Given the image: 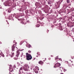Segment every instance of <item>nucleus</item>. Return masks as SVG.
I'll return each mask as SVG.
<instances>
[{"label": "nucleus", "mask_w": 74, "mask_h": 74, "mask_svg": "<svg viewBox=\"0 0 74 74\" xmlns=\"http://www.w3.org/2000/svg\"><path fill=\"white\" fill-rule=\"evenodd\" d=\"M3 5H4L5 6H11L12 3L10 2V1H7L3 3Z\"/></svg>", "instance_id": "obj_1"}, {"label": "nucleus", "mask_w": 74, "mask_h": 74, "mask_svg": "<svg viewBox=\"0 0 74 74\" xmlns=\"http://www.w3.org/2000/svg\"><path fill=\"white\" fill-rule=\"evenodd\" d=\"M29 68V66L28 64H25L23 66V69L25 71H28Z\"/></svg>", "instance_id": "obj_2"}, {"label": "nucleus", "mask_w": 74, "mask_h": 74, "mask_svg": "<svg viewBox=\"0 0 74 74\" xmlns=\"http://www.w3.org/2000/svg\"><path fill=\"white\" fill-rule=\"evenodd\" d=\"M26 57L27 60H31V59H32V57L31 54H28L27 53H26Z\"/></svg>", "instance_id": "obj_3"}, {"label": "nucleus", "mask_w": 74, "mask_h": 74, "mask_svg": "<svg viewBox=\"0 0 74 74\" xmlns=\"http://www.w3.org/2000/svg\"><path fill=\"white\" fill-rule=\"evenodd\" d=\"M13 43H15V44H14L13 45L12 47V51H15V47H16V44H17L16 42H15V41H13Z\"/></svg>", "instance_id": "obj_4"}, {"label": "nucleus", "mask_w": 74, "mask_h": 74, "mask_svg": "<svg viewBox=\"0 0 74 74\" xmlns=\"http://www.w3.org/2000/svg\"><path fill=\"white\" fill-rule=\"evenodd\" d=\"M35 5L36 6H37L36 7H38V8H41L42 7L41 4L38 2H36L35 4Z\"/></svg>", "instance_id": "obj_5"}, {"label": "nucleus", "mask_w": 74, "mask_h": 74, "mask_svg": "<svg viewBox=\"0 0 74 74\" xmlns=\"http://www.w3.org/2000/svg\"><path fill=\"white\" fill-rule=\"evenodd\" d=\"M63 1L62 0H60L58 1L57 2V8H59L60 7V5L61 4V3Z\"/></svg>", "instance_id": "obj_6"}, {"label": "nucleus", "mask_w": 74, "mask_h": 74, "mask_svg": "<svg viewBox=\"0 0 74 74\" xmlns=\"http://www.w3.org/2000/svg\"><path fill=\"white\" fill-rule=\"evenodd\" d=\"M23 50V49H22V50H18L16 51V56L17 57H18V56H19V54H20L19 51H22Z\"/></svg>", "instance_id": "obj_7"}, {"label": "nucleus", "mask_w": 74, "mask_h": 74, "mask_svg": "<svg viewBox=\"0 0 74 74\" xmlns=\"http://www.w3.org/2000/svg\"><path fill=\"white\" fill-rule=\"evenodd\" d=\"M60 63H57L55 64V66H54V67L56 68V67H59L60 66Z\"/></svg>", "instance_id": "obj_8"}, {"label": "nucleus", "mask_w": 74, "mask_h": 74, "mask_svg": "<svg viewBox=\"0 0 74 74\" xmlns=\"http://www.w3.org/2000/svg\"><path fill=\"white\" fill-rule=\"evenodd\" d=\"M11 67H12V65H10L9 66V71L10 72H12V71H14V70L13 69L11 68Z\"/></svg>", "instance_id": "obj_9"}, {"label": "nucleus", "mask_w": 74, "mask_h": 74, "mask_svg": "<svg viewBox=\"0 0 74 74\" xmlns=\"http://www.w3.org/2000/svg\"><path fill=\"white\" fill-rule=\"evenodd\" d=\"M28 48H30L32 47V46H31V45L29 44H28L26 46Z\"/></svg>", "instance_id": "obj_10"}, {"label": "nucleus", "mask_w": 74, "mask_h": 74, "mask_svg": "<svg viewBox=\"0 0 74 74\" xmlns=\"http://www.w3.org/2000/svg\"><path fill=\"white\" fill-rule=\"evenodd\" d=\"M8 12L9 13H10L11 11V8H9L8 9Z\"/></svg>", "instance_id": "obj_11"}, {"label": "nucleus", "mask_w": 74, "mask_h": 74, "mask_svg": "<svg viewBox=\"0 0 74 74\" xmlns=\"http://www.w3.org/2000/svg\"><path fill=\"white\" fill-rule=\"evenodd\" d=\"M22 70V67H21L20 69V70H19V74H21V71Z\"/></svg>", "instance_id": "obj_12"}, {"label": "nucleus", "mask_w": 74, "mask_h": 74, "mask_svg": "<svg viewBox=\"0 0 74 74\" xmlns=\"http://www.w3.org/2000/svg\"><path fill=\"white\" fill-rule=\"evenodd\" d=\"M39 64H43V62H42V61H40L39 62Z\"/></svg>", "instance_id": "obj_13"}, {"label": "nucleus", "mask_w": 74, "mask_h": 74, "mask_svg": "<svg viewBox=\"0 0 74 74\" xmlns=\"http://www.w3.org/2000/svg\"><path fill=\"white\" fill-rule=\"evenodd\" d=\"M1 52L0 53V55L2 56H3V57H4V54H3V53H2V52H1V51H0Z\"/></svg>", "instance_id": "obj_14"}, {"label": "nucleus", "mask_w": 74, "mask_h": 74, "mask_svg": "<svg viewBox=\"0 0 74 74\" xmlns=\"http://www.w3.org/2000/svg\"><path fill=\"white\" fill-rule=\"evenodd\" d=\"M41 2L44 4H45V0H42Z\"/></svg>", "instance_id": "obj_15"}, {"label": "nucleus", "mask_w": 74, "mask_h": 74, "mask_svg": "<svg viewBox=\"0 0 74 74\" xmlns=\"http://www.w3.org/2000/svg\"><path fill=\"white\" fill-rule=\"evenodd\" d=\"M56 20L55 19H54L53 20V23H56Z\"/></svg>", "instance_id": "obj_16"}, {"label": "nucleus", "mask_w": 74, "mask_h": 74, "mask_svg": "<svg viewBox=\"0 0 74 74\" xmlns=\"http://www.w3.org/2000/svg\"><path fill=\"white\" fill-rule=\"evenodd\" d=\"M48 4H52V2L51 1H49L48 2Z\"/></svg>", "instance_id": "obj_17"}, {"label": "nucleus", "mask_w": 74, "mask_h": 74, "mask_svg": "<svg viewBox=\"0 0 74 74\" xmlns=\"http://www.w3.org/2000/svg\"><path fill=\"white\" fill-rule=\"evenodd\" d=\"M14 53H12V54L11 55V58H12V57H13V56H14Z\"/></svg>", "instance_id": "obj_18"}, {"label": "nucleus", "mask_w": 74, "mask_h": 74, "mask_svg": "<svg viewBox=\"0 0 74 74\" xmlns=\"http://www.w3.org/2000/svg\"><path fill=\"white\" fill-rule=\"evenodd\" d=\"M40 26V24H37L36 25V27H39Z\"/></svg>", "instance_id": "obj_19"}, {"label": "nucleus", "mask_w": 74, "mask_h": 74, "mask_svg": "<svg viewBox=\"0 0 74 74\" xmlns=\"http://www.w3.org/2000/svg\"><path fill=\"white\" fill-rule=\"evenodd\" d=\"M40 18L41 20H42V19L44 18V16H41Z\"/></svg>", "instance_id": "obj_20"}, {"label": "nucleus", "mask_w": 74, "mask_h": 74, "mask_svg": "<svg viewBox=\"0 0 74 74\" xmlns=\"http://www.w3.org/2000/svg\"><path fill=\"white\" fill-rule=\"evenodd\" d=\"M9 17L10 18H13L14 17V16L12 14L11 16H10Z\"/></svg>", "instance_id": "obj_21"}, {"label": "nucleus", "mask_w": 74, "mask_h": 74, "mask_svg": "<svg viewBox=\"0 0 74 74\" xmlns=\"http://www.w3.org/2000/svg\"><path fill=\"white\" fill-rule=\"evenodd\" d=\"M18 18H19V16H15V18H16V19H18Z\"/></svg>", "instance_id": "obj_22"}, {"label": "nucleus", "mask_w": 74, "mask_h": 74, "mask_svg": "<svg viewBox=\"0 0 74 74\" xmlns=\"http://www.w3.org/2000/svg\"><path fill=\"white\" fill-rule=\"evenodd\" d=\"M14 60H18V58H16L15 57V58H14Z\"/></svg>", "instance_id": "obj_23"}, {"label": "nucleus", "mask_w": 74, "mask_h": 74, "mask_svg": "<svg viewBox=\"0 0 74 74\" xmlns=\"http://www.w3.org/2000/svg\"><path fill=\"white\" fill-rule=\"evenodd\" d=\"M67 3H70V0H67L66 1Z\"/></svg>", "instance_id": "obj_24"}, {"label": "nucleus", "mask_w": 74, "mask_h": 74, "mask_svg": "<svg viewBox=\"0 0 74 74\" xmlns=\"http://www.w3.org/2000/svg\"><path fill=\"white\" fill-rule=\"evenodd\" d=\"M23 42V41H21V44H20V45H22V44H23V42Z\"/></svg>", "instance_id": "obj_25"}, {"label": "nucleus", "mask_w": 74, "mask_h": 74, "mask_svg": "<svg viewBox=\"0 0 74 74\" xmlns=\"http://www.w3.org/2000/svg\"><path fill=\"white\" fill-rule=\"evenodd\" d=\"M21 23H22V24H23V25H25V24H26V23H23V22H21Z\"/></svg>", "instance_id": "obj_26"}, {"label": "nucleus", "mask_w": 74, "mask_h": 74, "mask_svg": "<svg viewBox=\"0 0 74 74\" xmlns=\"http://www.w3.org/2000/svg\"><path fill=\"white\" fill-rule=\"evenodd\" d=\"M58 56H58L56 57L55 58V59L56 60V59H59V58H58Z\"/></svg>", "instance_id": "obj_27"}, {"label": "nucleus", "mask_w": 74, "mask_h": 74, "mask_svg": "<svg viewBox=\"0 0 74 74\" xmlns=\"http://www.w3.org/2000/svg\"><path fill=\"white\" fill-rule=\"evenodd\" d=\"M35 73H36L37 74V73H38V71H35Z\"/></svg>", "instance_id": "obj_28"}, {"label": "nucleus", "mask_w": 74, "mask_h": 74, "mask_svg": "<svg viewBox=\"0 0 74 74\" xmlns=\"http://www.w3.org/2000/svg\"><path fill=\"white\" fill-rule=\"evenodd\" d=\"M63 71H64V72H65L66 71H67V70H66V69H63Z\"/></svg>", "instance_id": "obj_29"}, {"label": "nucleus", "mask_w": 74, "mask_h": 74, "mask_svg": "<svg viewBox=\"0 0 74 74\" xmlns=\"http://www.w3.org/2000/svg\"><path fill=\"white\" fill-rule=\"evenodd\" d=\"M13 68H15L16 67V66H15V65H14L13 66Z\"/></svg>", "instance_id": "obj_30"}, {"label": "nucleus", "mask_w": 74, "mask_h": 74, "mask_svg": "<svg viewBox=\"0 0 74 74\" xmlns=\"http://www.w3.org/2000/svg\"><path fill=\"white\" fill-rule=\"evenodd\" d=\"M19 11H20V12H21V11H22V10H21V9H20L19 10Z\"/></svg>", "instance_id": "obj_31"}, {"label": "nucleus", "mask_w": 74, "mask_h": 74, "mask_svg": "<svg viewBox=\"0 0 74 74\" xmlns=\"http://www.w3.org/2000/svg\"><path fill=\"white\" fill-rule=\"evenodd\" d=\"M38 2L40 1V2H41L42 0H37Z\"/></svg>", "instance_id": "obj_32"}, {"label": "nucleus", "mask_w": 74, "mask_h": 74, "mask_svg": "<svg viewBox=\"0 0 74 74\" xmlns=\"http://www.w3.org/2000/svg\"><path fill=\"white\" fill-rule=\"evenodd\" d=\"M23 53L22 52V54L21 55V57H22V56H23Z\"/></svg>", "instance_id": "obj_33"}, {"label": "nucleus", "mask_w": 74, "mask_h": 74, "mask_svg": "<svg viewBox=\"0 0 74 74\" xmlns=\"http://www.w3.org/2000/svg\"><path fill=\"white\" fill-rule=\"evenodd\" d=\"M39 53H40L39 52H38L37 54L38 55H39Z\"/></svg>", "instance_id": "obj_34"}, {"label": "nucleus", "mask_w": 74, "mask_h": 74, "mask_svg": "<svg viewBox=\"0 0 74 74\" xmlns=\"http://www.w3.org/2000/svg\"><path fill=\"white\" fill-rule=\"evenodd\" d=\"M59 60H60L61 61H62V59L61 58H59Z\"/></svg>", "instance_id": "obj_35"}, {"label": "nucleus", "mask_w": 74, "mask_h": 74, "mask_svg": "<svg viewBox=\"0 0 74 74\" xmlns=\"http://www.w3.org/2000/svg\"><path fill=\"white\" fill-rule=\"evenodd\" d=\"M29 53H31V51H28Z\"/></svg>", "instance_id": "obj_36"}, {"label": "nucleus", "mask_w": 74, "mask_h": 74, "mask_svg": "<svg viewBox=\"0 0 74 74\" xmlns=\"http://www.w3.org/2000/svg\"><path fill=\"white\" fill-rule=\"evenodd\" d=\"M52 10H50V13H52Z\"/></svg>", "instance_id": "obj_37"}, {"label": "nucleus", "mask_w": 74, "mask_h": 74, "mask_svg": "<svg viewBox=\"0 0 74 74\" xmlns=\"http://www.w3.org/2000/svg\"><path fill=\"white\" fill-rule=\"evenodd\" d=\"M54 26L53 25H51V27H53Z\"/></svg>", "instance_id": "obj_38"}, {"label": "nucleus", "mask_w": 74, "mask_h": 74, "mask_svg": "<svg viewBox=\"0 0 74 74\" xmlns=\"http://www.w3.org/2000/svg\"><path fill=\"white\" fill-rule=\"evenodd\" d=\"M66 10L67 11H69V9H67Z\"/></svg>", "instance_id": "obj_39"}, {"label": "nucleus", "mask_w": 74, "mask_h": 74, "mask_svg": "<svg viewBox=\"0 0 74 74\" xmlns=\"http://www.w3.org/2000/svg\"><path fill=\"white\" fill-rule=\"evenodd\" d=\"M66 63L67 64L68 63V61H66Z\"/></svg>", "instance_id": "obj_40"}, {"label": "nucleus", "mask_w": 74, "mask_h": 74, "mask_svg": "<svg viewBox=\"0 0 74 74\" xmlns=\"http://www.w3.org/2000/svg\"><path fill=\"white\" fill-rule=\"evenodd\" d=\"M29 21L28 20L27 21V22H29Z\"/></svg>", "instance_id": "obj_41"}, {"label": "nucleus", "mask_w": 74, "mask_h": 74, "mask_svg": "<svg viewBox=\"0 0 74 74\" xmlns=\"http://www.w3.org/2000/svg\"><path fill=\"white\" fill-rule=\"evenodd\" d=\"M59 22H62V21H60V20H59Z\"/></svg>", "instance_id": "obj_42"}, {"label": "nucleus", "mask_w": 74, "mask_h": 74, "mask_svg": "<svg viewBox=\"0 0 74 74\" xmlns=\"http://www.w3.org/2000/svg\"><path fill=\"white\" fill-rule=\"evenodd\" d=\"M49 32V30H47V33H48Z\"/></svg>", "instance_id": "obj_43"}, {"label": "nucleus", "mask_w": 74, "mask_h": 74, "mask_svg": "<svg viewBox=\"0 0 74 74\" xmlns=\"http://www.w3.org/2000/svg\"><path fill=\"white\" fill-rule=\"evenodd\" d=\"M59 19H60V20L62 19V18H61V19H60V18H59Z\"/></svg>", "instance_id": "obj_44"}, {"label": "nucleus", "mask_w": 74, "mask_h": 74, "mask_svg": "<svg viewBox=\"0 0 74 74\" xmlns=\"http://www.w3.org/2000/svg\"><path fill=\"white\" fill-rule=\"evenodd\" d=\"M32 69H32V68H31L30 70H32Z\"/></svg>", "instance_id": "obj_45"}, {"label": "nucleus", "mask_w": 74, "mask_h": 74, "mask_svg": "<svg viewBox=\"0 0 74 74\" xmlns=\"http://www.w3.org/2000/svg\"><path fill=\"white\" fill-rule=\"evenodd\" d=\"M69 5V6H70V5H71V4H70Z\"/></svg>", "instance_id": "obj_46"}, {"label": "nucleus", "mask_w": 74, "mask_h": 74, "mask_svg": "<svg viewBox=\"0 0 74 74\" xmlns=\"http://www.w3.org/2000/svg\"><path fill=\"white\" fill-rule=\"evenodd\" d=\"M21 64H23V62H22L21 63Z\"/></svg>", "instance_id": "obj_47"}, {"label": "nucleus", "mask_w": 74, "mask_h": 74, "mask_svg": "<svg viewBox=\"0 0 74 74\" xmlns=\"http://www.w3.org/2000/svg\"><path fill=\"white\" fill-rule=\"evenodd\" d=\"M2 44L1 42H0V44Z\"/></svg>", "instance_id": "obj_48"}, {"label": "nucleus", "mask_w": 74, "mask_h": 74, "mask_svg": "<svg viewBox=\"0 0 74 74\" xmlns=\"http://www.w3.org/2000/svg\"><path fill=\"white\" fill-rule=\"evenodd\" d=\"M4 1V0H1V1L3 2Z\"/></svg>", "instance_id": "obj_49"}, {"label": "nucleus", "mask_w": 74, "mask_h": 74, "mask_svg": "<svg viewBox=\"0 0 74 74\" xmlns=\"http://www.w3.org/2000/svg\"><path fill=\"white\" fill-rule=\"evenodd\" d=\"M51 57H53V56L51 55Z\"/></svg>", "instance_id": "obj_50"}, {"label": "nucleus", "mask_w": 74, "mask_h": 74, "mask_svg": "<svg viewBox=\"0 0 74 74\" xmlns=\"http://www.w3.org/2000/svg\"><path fill=\"white\" fill-rule=\"evenodd\" d=\"M28 74H32V73H29Z\"/></svg>", "instance_id": "obj_51"}, {"label": "nucleus", "mask_w": 74, "mask_h": 74, "mask_svg": "<svg viewBox=\"0 0 74 74\" xmlns=\"http://www.w3.org/2000/svg\"><path fill=\"white\" fill-rule=\"evenodd\" d=\"M45 13H47V12H46V11H45Z\"/></svg>", "instance_id": "obj_52"}, {"label": "nucleus", "mask_w": 74, "mask_h": 74, "mask_svg": "<svg viewBox=\"0 0 74 74\" xmlns=\"http://www.w3.org/2000/svg\"><path fill=\"white\" fill-rule=\"evenodd\" d=\"M73 61H71V63H73Z\"/></svg>", "instance_id": "obj_53"}, {"label": "nucleus", "mask_w": 74, "mask_h": 74, "mask_svg": "<svg viewBox=\"0 0 74 74\" xmlns=\"http://www.w3.org/2000/svg\"><path fill=\"white\" fill-rule=\"evenodd\" d=\"M8 25L9 24V23H8Z\"/></svg>", "instance_id": "obj_54"}, {"label": "nucleus", "mask_w": 74, "mask_h": 74, "mask_svg": "<svg viewBox=\"0 0 74 74\" xmlns=\"http://www.w3.org/2000/svg\"><path fill=\"white\" fill-rule=\"evenodd\" d=\"M36 57H38V56H36Z\"/></svg>", "instance_id": "obj_55"}, {"label": "nucleus", "mask_w": 74, "mask_h": 74, "mask_svg": "<svg viewBox=\"0 0 74 74\" xmlns=\"http://www.w3.org/2000/svg\"><path fill=\"white\" fill-rule=\"evenodd\" d=\"M61 72H62V70H61Z\"/></svg>", "instance_id": "obj_56"}, {"label": "nucleus", "mask_w": 74, "mask_h": 74, "mask_svg": "<svg viewBox=\"0 0 74 74\" xmlns=\"http://www.w3.org/2000/svg\"><path fill=\"white\" fill-rule=\"evenodd\" d=\"M35 59H36V58H34V60H35Z\"/></svg>", "instance_id": "obj_57"}, {"label": "nucleus", "mask_w": 74, "mask_h": 74, "mask_svg": "<svg viewBox=\"0 0 74 74\" xmlns=\"http://www.w3.org/2000/svg\"><path fill=\"white\" fill-rule=\"evenodd\" d=\"M9 74H11V73H10H10H9Z\"/></svg>", "instance_id": "obj_58"}, {"label": "nucleus", "mask_w": 74, "mask_h": 74, "mask_svg": "<svg viewBox=\"0 0 74 74\" xmlns=\"http://www.w3.org/2000/svg\"><path fill=\"white\" fill-rule=\"evenodd\" d=\"M0 8L1 9V7H0Z\"/></svg>", "instance_id": "obj_59"}, {"label": "nucleus", "mask_w": 74, "mask_h": 74, "mask_svg": "<svg viewBox=\"0 0 74 74\" xmlns=\"http://www.w3.org/2000/svg\"><path fill=\"white\" fill-rule=\"evenodd\" d=\"M72 65H73V66H74V64H72Z\"/></svg>", "instance_id": "obj_60"}, {"label": "nucleus", "mask_w": 74, "mask_h": 74, "mask_svg": "<svg viewBox=\"0 0 74 74\" xmlns=\"http://www.w3.org/2000/svg\"><path fill=\"white\" fill-rule=\"evenodd\" d=\"M62 69H63V68H62Z\"/></svg>", "instance_id": "obj_61"}, {"label": "nucleus", "mask_w": 74, "mask_h": 74, "mask_svg": "<svg viewBox=\"0 0 74 74\" xmlns=\"http://www.w3.org/2000/svg\"><path fill=\"white\" fill-rule=\"evenodd\" d=\"M16 48H17V47H16Z\"/></svg>", "instance_id": "obj_62"}, {"label": "nucleus", "mask_w": 74, "mask_h": 74, "mask_svg": "<svg viewBox=\"0 0 74 74\" xmlns=\"http://www.w3.org/2000/svg\"><path fill=\"white\" fill-rule=\"evenodd\" d=\"M60 69H61V68H62V67H60Z\"/></svg>", "instance_id": "obj_63"}, {"label": "nucleus", "mask_w": 74, "mask_h": 74, "mask_svg": "<svg viewBox=\"0 0 74 74\" xmlns=\"http://www.w3.org/2000/svg\"><path fill=\"white\" fill-rule=\"evenodd\" d=\"M73 42H74V40H73Z\"/></svg>", "instance_id": "obj_64"}]
</instances>
